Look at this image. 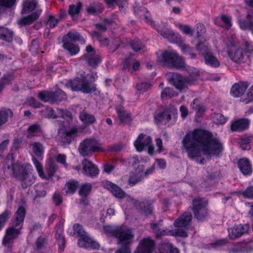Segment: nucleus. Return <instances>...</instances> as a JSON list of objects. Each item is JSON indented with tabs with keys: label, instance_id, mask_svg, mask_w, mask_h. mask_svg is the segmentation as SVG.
<instances>
[{
	"label": "nucleus",
	"instance_id": "obj_34",
	"mask_svg": "<svg viewBox=\"0 0 253 253\" xmlns=\"http://www.w3.org/2000/svg\"><path fill=\"white\" fill-rule=\"evenodd\" d=\"M63 48L68 51L71 55H74L77 54L80 51V48L78 45H75L74 43L66 41L65 39L63 40Z\"/></svg>",
	"mask_w": 253,
	"mask_h": 253
},
{
	"label": "nucleus",
	"instance_id": "obj_48",
	"mask_svg": "<svg viewBox=\"0 0 253 253\" xmlns=\"http://www.w3.org/2000/svg\"><path fill=\"white\" fill-rule=\"evenodd\" d=\"M58 111L61 117L65 120L67 122L70 123L72 121V115L70 112L67 110H63L62 109H59L58 110Z\"/></svg>",
	"mask_w": 253,
	"mask_h": 253
},
{
	"label": "nucleus",
	"instance_id": "obj_46",
	"mask_svg": "<svg viewBox=\"0 0 253 253\" xmlns=\"http://www.w3.org/2000/svg\"><path fill=\"white\" fill-rule=\"evenodd\" d=\"M151 228L157 237H160L166 234V231L165 230H162L159 227V224L151 223Z\"/></svg>",
	"mask_w": 253,
	"mask_h": 253
},
{
	"label": "nucleus",
	"instance_id": "obj_55",
	"mask_svg": "<svg viewBox=\"0 0 253 253\" xmlns=\"http://www.w3.org/2000/svg\"><path fill=\"white\" fill-rule=\"evenodd\" d=\"M247 97L243 99V102L245 104H248L252 101H253V86L250 88L247 94Z\"/></svg>",
	"mask_w": 253,
	"mask_h": 253
},
{
	"label": "nucleus",
	"instance_id": "obj_61",
	"mask_svg": "<svg viewBox=\"0 0 253 253\" xmlns=\"http://www.w3.org/2000/svg\"><path fill=\"white\" fill-rule=\"evenodd\" d=\"M120 45V42L119 40H114L109 46V51L110 52H115L119 48Z\"/></svg>",
	"mask_w": 253,
	"mask_h": 253
},
{
	"label": "nucleus",
	"instance_id": "obj_10",
	"mask_svg": "<svg viewBox=\"0 0 253 253\" xmlns=\"http://www.w3.org/2000/svg\"><path fill=\"white\" fill-rule=\"evenodd\" d=\"M177 110L173 108L165 109L163 112L156 114L154 116L155 120L157 124H166L172 119L175 117Z\"/></svg>",
	"mask_w": 253,
	"mask_h": 253
},
{
	"label": "nucleus",
	"instance_id": "obj_27",
	"mask_svg": "<svg viewBox=\"0 0 253 253\" xmlns=\"http://www.w3.org/2000/svg\"><path fill=\"white\" fill-rule=\"evenodd\" d=\"M228 52L231 59L235 62L242 61L244 58V51L241 48H238Z\"/></svg>",
	"mask_w": 253,
	"mask_h": 253
},
{
	"label": "nucleus",
	"instance_id": "obj_29",
	"mask_svg": "<svg viewBox=\"0 0 253 253\" xmlns=\"http://www.w3.org/2000/svg\"><path fill=\"white\" fill-rule=\"evenodd\" d=\"M32 147L33 153L39 159L42 158V155L44 151V147L42 144L39 142H34L29 144Z\"/></svg>",
	"mask_w": 253,
	"mask_h": 253
},
{
	"label": "nucleus",
	"instance_id": "obj_45",
	"mask_svg": "<svg viewBox=\"0 0 253 253\" xmlns=\"http://www.w3.org/2000/svg\"><path fill=\"white\" fill-rule=\"evenodd\" d=\"M91 189V185L90 183L84 184L79 190V195L82 197H87L89 194Z\"/></svg>",
	"mask_w": 253,
	"mask_h": 253
},
{
	"label": "nucleus",
	"instance_id": "obj_40",
	"mask_svg": "<svg viewBox=\"0 0 253 253\" xmlns=\"http://www.w3.org/2000/svg\"><path fill=\"white\" fill-rule=\"evenodd\" d=\"M12 116L13 112L10 109L0 110V126L7 121L8 117Z\"/></svg>",
	"mask_w": 253,
	"mask_h": 253
},
{
	"label": "nucleus",
	"instance_id": "obj_58",
	"mask_svg": "<svg viewBox=\"0 0 253 253\" xmlns=\"http://www.w3.org/2000/svg\"><path fill=\"white\" fill-rule=\"evenodd\" d=\"M133 9L135 13L140 17L143 16L145 13H148L146 8L143 6L134 7Z\"/></svg>",
	"mask_w": 253,
	"mask_h": 253
},
{
	"label": "nucleus",
	"instance_id": "obj_57",
	"mask_svg": "<svg viewBox=\"0 0 253 253\" xmlns=\"http://www.w3.org/2000/svg\"><path fill=\"white\" fill-rule=\"evenodd\" d=\"M73 229L74 231L77 232L78 234V236H80V237L85 235V233L83 230L82 226L79 223L75 224L73 226Z\"/></svg>",
	"mask_w": 253,
	"mask_h": 253
},
{
	"label": "nucleus",
	"instance_id": "obj_44",
	"mask_svg": "<svg viewBox=\"0 0 253 253\" xmlns=\"http://www.w3.org/2000/svg\"><path fill=\"white\" fill-rule=\"evenodd\" d=\"M11 214V213L10 211L6 210L0 214V231L1 230L2 228L4 226Z\"/></svg>",
	"mask_w": 253,
	"mask_h": 253
},
{
	"label": "nucleus",
	"instance_id": "obj_7",
	"mask_svg": "<svg viewBox=\"0 0 253 253\" xmlns=\"http://www.w3.org/2000/svg\"><path fill=\"white\" fill-rule=\"evenodd\" d=\"M97 141L93 139H85L80 144L78 150L83 157H86L95 152H101L102 149L97 146Z\"/></svg>",
	"mask_w": 253,
	"mask_h": 253
},
{
	"label": "nucleus",
	"instance_id": "obj_3",
	"mask_svg": "<svg viewBox=\"0 0 253 253\" xmlns=\"http://www.w3.org/2000/svg\"><path fill=\"white\" fill-rule=\"evenodd\" d=\"M158 60L160 64L163 66L177 69L185 67V62L183 58L174 52L165 51L159 57Z\"/></svg>",
	"mask_w": 253,
	"mask_h": 253
},
{
	"label": "nucleus",
	"instance_id": "obj_64",
	"mask_svg": "<svg viewBox=\"0 0 253 253\" xmlns=\"http://www.w3.org/2000/svg\"><path fill=\"white\" fill-rule=\"evenodd\" d=\"M129 246L126 244L121 245V248L118 250L115 253H130Z\"/></svg>",
	"mask_w": 253,
	"mask_h": 253
},
{
	"label": "nucleus",
	"instance_id": "obj_12",
	"mask_svg": "<svg viewBox=\"0 0 253 253\" xmlns=\"http://www.w3.org/2000/svg\"><path fill=\"white\" fill-rule=\"evenodd\" d=\"M155 242L150 238H144L140 242L134 253H152L155 249Z\"/></svg>",
	"mask_w": 253,
	"mask_h": 253
},
{
	"label": "nucleus",
	"instance_id": "obj_37",
	"mask_svg": "<svg viewBox=\"0 0 253 253\" xmlns=\"http://www.w3.org/2000/svg\"><path fill=\"white\" fill-rule=\"evenodd\" d=\"M129 44L131 48L135 52H140V53L143 52L146 50V47L143 43L138 39H135L131 40Z\"/></svg>",
	"mask_w": 253,
	"mask_h": 253
},
{
	"label": "nucleus",
	"instance_id": "obj_17",
	"mask_svg": "<svg viewBox=\"0 0 253 253\" xmlns=\"http://www.w3.org/2000/svg\"><path fill=\"white\" fill-rule=\"evenodd\" d=\"M80 247L86 249H97L99 248L98 243L93 241L90 238L84 235L78 240Z\"/></svg>",
	"mask_w": 253,
	"mask_h": 253
},
{
	"label": "nucleus",
	"instance_id": "obj_19",
	"mask_svg": "<svg viewBox=\"0 0 253 253\" xmlns=\"http://www.w3.org/2000/svg\"><path fill=\"white\" fill-rule=\"evenodd\" d=\"M248 87L245 82H239L234 84L230 90L231 94L235 97H239L243 95Z\"/></svg>",
	"mask_w": 253,
	"mask_h": 253
},
{
	"label": "nucleus",
	"instance_id": "obj_26",
	"mask_svg": "<svg viewBox=\"0 0 253 253\" xmlns=\"http://www.w3.org/2000/svg\"><path fill=\"white\" fill-rule=\"evenodd\" d=\"M205 63L214 68L218 67L220 64L217 58L210 51L204 56Z\"/></svg>",
	"mask_w": 253,
	"mask_h": 253
},
{
	"label": "nucleus",
	"instance_id": "obj_51",
	"mask_svg": "<svg viewBox=\"0 0 253 253\" xmlns=\"http://www.w3.org/2000/svg\"><path fill=\"white\" fill-rule=\"evenodd\" d=\"M151 86V84L148 83H140L136 85V88L137 90L142 92L146 91Z\"/></svg>",
	"mask_w": 253,
	"mask_h": 253
},
{
	"label": "nucleus",
	"instance_id": "obj_41",
	"mask_svg": "<svg viewBox=\"0 0 253 253\" xmlns=\"http://www.w3.org/2000/svg\"><path fill=\"white\" fill-rule=\"evenodd\" d=\"M196 48L203 57L206 54L211 51L209 48V44L206 41L199 42L196 44Z\"/></svg>",
	"mask_w": 253,
	"mask_h": 253
},
{
	"label": "nucleus",
	"instance_id": "obj_35",
	"mask_svg": "<svg viewBox=\"0 0 253 253\" xmlns=\"http://www.w3.org/2000/svg\"><path fill=\"white\" fill-rule=\"evenodd\" d=\"M82 57L85 58L88 64L93 68H95L101 62L100 57L97 54H92L89 56L87 54H84Z\"/></svg>",
	"mask_w": 253,
	"mask_h": 253
},
{
	"label": "nucleus",
	"instance_id": "obj_8",
	"mask_svg": "<svg viewBox=\"0 0 253 253\" xmlns=\"http://www.w3.org/2000/svg\"><path fill=\"white\" fill-rule=\"evenodd\" d=\"M117 231L115 238L118 239V243L130 246L134 236L132 231L126 226H118Z\"/></svg>",
	"mask_w": 253,
	"mask_h": 253
},
{
	"label": "nucleus",
	"instance_id": "obj_63",
	"mask_svg": "<svg viewBox=\"0 0 253 253\" xmlns=\"http://www.w3.org/2000/svg\"><path fill=\"white\" fill-rule=\"evenodd\" d=\"M242 195L245 198L253 199V186L248 187L242 193Z\"/></svg>",
	"mask_w": 253,
	"mask_h": 253
},
{
	"label": "nucleus",
	"instance_id": "obj_38",
	"mask_svg": "<svg viewBox=\"0 0 253 253\" xmlns=\"http://www.w3.org/2000/svg\"><path fill=\"white\" fill-rule=\"evenodd\" d=\"M28 134L27 138H31L32 137L40 135L41 133V128L40 125L34 124L30 126L27 129Z\"/></svg>",
	"mask_w": 253,
	"mask_h": 253
},
{
	"label": "nucleus",
	"instance_id": "obj_1",
	"mask_svg": "<svg viewBox=\"0 0 253 253\" xmlns=\"http://www.w3.org/2000/svg\"><path fill=\"white\" fill-rule=\"evenodd\" d=\"M182 145L188 157L196 160L198 163L204 164L202 158V148L204 153L209 156H218L223 150L222 143L208 131L201 129H195L184 137Z\"/></svg>",
	"mask_w": 253,
	"mask_h": 253
},
{
	"label": "nucleus",
	"instance_id": "obj_22",
	"mask_svg": "<svg viewBox=\"0 0 253 253\" xmlns=\"http://www.w3.org/2000/svg\"><path fill=\"white\" fill-rule=\"evenodd\" d=\"M248 21L245 20L239 21V24L240 28L244 30H250L253 34V11L251 14L246 15Z\"/></svg>",
	"mask_w": 253,
	"mask_h": 253
},
{
	"label": "nucleus",
	"instance_id": "obj_18",
	"mask_svg": "<svg viewBox=\"0 0 253 253\" xmlns=\"http://www.w3.org/2000/svg\"><path fill=\"white\" fill-rule=\"evenodd\" d=\"M192 219L191 212H185L174 221V225L176 227H186L190 225Z\"/></svg>",
	"mask_w": 253,
	"mask_h": 253
},
{
	"label": "nucleus",
	"instance_id": "obj_20",
	"mask_svg": "<svg viewBox=\"0 0 253 253\" xmlns=\"http://www.w3.org/2000/svg\"><path fill=\"white\" fill-rule=\"evenodd\" d=\"M116 110L120 121V124L125 123L130 125L132 120L131 114L125 111L124 107L121 106H117Z\"/></svg>",
	"mask_w": 253,
	"mask_h": 253
},
{
	"label": "nucleus",
	"instance_id": "obj_9",
	"mask_svg": "<svg viewBox=\"0 0 253 253\" xmlns=\"http://www.w3.org/2000/svg\"><path fill=\"white\" fill-rule=\"evenodd\" d=\"M78 130L76 127H72L62 132H59L57 136L58 144L65 147L70 144L75 137L77 136Z\"/></svg>",
	"mask_w": 253,
	"mask_h": 253
},
{
	"label": "nucleus",
	"instance_id": "obj_5",
	"mask_svg": "<svg viewBox=\"0 0 253 253\" xmlns=\"http://www.w3.org/2000/svg\"><path fill=\"white\" fill-rule=\"evenodd\" d=\"M166 76L168 82L180 91L187 88L188 85L193 83V80L177 73L169 72L166 74Z\"/></svg>",
	"mask_w": 253,
	"mask_h": 253
},
{
	"label": "nucleus",
	"instance_id": "obj_13",
	"mask_svg": "<svg viewBox=\"0 0 253 253\" xmlns=\"http://www.w3.org/2000/svg\"><path fill=\"white\" fill-rule=\"evenodd\" d=\"M152 142V138L150 136L141 133L137 139L134 142V145L138 152H141L144 147L150 145Z\"/></svg>",
	"mask_w": 253,
	"mask_h": 253
},
{
	"label": "nucleus",
	"instance_id": "obj_47",
	"mask_svg": "<svg viewBox=\"0 0 253 253\" xmlns=\"http://www.w3.org/2000/svg\"><path fill=\"white\" fill-rule=\"evenodd\" d=\"M143 179L141 175L139 174H134L130 175L128 179L129 184L134 185L137 183L141 181Z\"/></svg>",
	"mask_w": 253,
	"mask_h": 253
},
{
	"label": "nucleus",
	"instance_id": "obj_4",
	"mask_svg": "<svg viewBox=\"0 0 253 253\" xmlns=\"http://www.w3.org/2000/svg\"><path fill=\"white\" fill-rule=\"evenodd\" d=\"M208 202L203 198H196L193 200L190 208L193 211L194 217L198 220L203 221L209 215Z\"/></svg>",
	"mask_w": 253,
	"mask_h": 253
},
{
	"label": "nucleus",
	"instance_id": "obj_31",
	"mask_svg": "<svg viewBox=\"0 0 253 253\" xmlns=\"http://www.w3.org/2000/svg\"><path fill=\"white\" fill-rule=\"evenodd\" d=\"M50 96V103L51 104L62 101L66 99L65 93L61 89H58L54 92L51 91Z\"/></svg>",
	"mask_w": 253,
	"mask_h": 253
},
{
	"label": "nucleus",
	"instance_id": "obj_43",
	"mask_svg": "<svg viewBox=\"0 0 253 253\" xmlns=\"http://www.w3.org/2000/svg\"><path fill=\"white\" fill-rule=\"evenodd\" d=\"M82 3L81 2H78L76 5L74 4L70 5L68 10L69 14L72 16L78 14L82 7Z\"/></svg>",
	"mask_w": 253,
	"mask_h": 253
},
{
	"label": "nucleus",
	"instance_id": "obj_53",
	"mask_svg": "<svg viewBox=\"0 0 253 253\" xmlns=\"http://www.w3.org/2000/svg\"><path fill=\"white\" fill-rule=\"evenodd\" d=\"M221 20L223 22V23L225 24L224 26V27L227 29H229L231 26V18L230 17H228L225 15L222 14L221 16Z\"/></svg>",
	"mask_w": 253,
	"mask_h": 253
},
{
	"label": "nucleus",
	"instance_id": "obj_2",
	"mask_svg": "<svg viewBox=\"0 0 253 253\" xmlns=\"http://www.w3.org/2000/svg\"><path fill=\"white\" fill-rule=\"evenodd\" d=\"M96 73H91L86 75H81L73 80L68 81L67 86L70 87L73 91H80L84 93H90L96 90L94 84L97 78Z\"/></svg>",
	"mask_w": 253,
	"mask_h": 253
},
{
	"label": "nucleus",
	"instance_id": "obj_21",
	"mask_svg": "<svg viewBox=\"0 0 253 253\" xmlns=\"http://www.w3.org/2000/svg\"><path fill=\"white\" fill-rule=\"evenodd\" d=\"M239 169L244 175H250L252 172V165L247 159L243 158L240 159L237 162Z\"/></svg>",
	"mask_w": 253,
	"mask_h": 253
},
{
	"label": "nucleus",
	"instance_id": "obj_59",
	"mask_svg": "<svg viewBox=\"0 0 253 253\" xmlns=\"http://www.w3.org/2000/svg\"><path fill=\"white\" fill-rule=\"evenodd\" d=\"M214 119L216 120V123L217 124H223L226 121L227 119L221 114L217 113L215 114Z\"/></svg>",
	"mask_w": 253,
	"mask_h": 253
},
{
	"label": "nucleus",
	"instance_id": "obj_50",
	"mask_svg": "<svg viewBox=\"0 0 253 253\" xmlns=\"http://www.w3.org/2000/svg\"><path fill=\"white\" fill-rule=\"evenodd\" d=\"M39 99L43 102H49L50 103V92L49 91H42L38 94Z\"/></svg>",
	"mask_w": 253,
	"mask_h": 253
},
{
	"label": "nucleus",
	"instance_id": "obj_56",
	"mask_svg": "<svg viewBox=\"0 0 253 253\" xmlns=\"http://www.w3.org/2000/svg\"><path fill=\"white\" fill-rule=\"evenodd\" d=\"M39 48V43L38 41L33 40L30 46V51L33 53H36Z\"/></svg>",
	"mask_w": 253,
	"mask_h": 253
},
{
	"label": "nucleus",
	"instance_id": "obj_23",
	"mask_svg": "<svg viewBox=\"0 0 253 253\" xmlns=\"http://www.w3.org/2000/svg\"><path fill=\"white\" fill-rule=\"evenodd\" d=\"M249 121L247 119H241L237 120L231 125L232 131H242L248 128Z\"/></svg>",
	"mask_w": 253,
	"mask_h": 253
},
{
	"label": "nucleus",
	"instance_id": "obj_6",
	"mask_svg": "<svg viewBox=\"0 0 253 253\" xmlns=\"http://www.w3.org/2000/svg\"><path fill=\"white\" fill-rule=\"evenodd\" d=\"M11 169L13 172L21 181V186L23 188H26L31 185L33 183L32 177L33 175L30 173L24 167L23 165L20 164L11 163Z\"/></svg>",
	"mask_w": 253,
	"mask_h": 253
},
{
	"label": "nucleus",
	"instance_id": "obj_28",
	"mask_svg": "<svg viewBox=\"0 0 253 253\" xmlns=\"http://www.w3.org/2000/svg\"><path fill=\"white\" fill-rule=\"evenodd\" d=\"M13 37V32L4 27H0V39L10 42Z\"/></svg>",
	"mask_w": 253,
	"mask_h": 253
},
{
	"label": "nucleus",
	"instance_id": "obj_25",
	"mask_svg": "<svg viewBox=\"0 0 253 253\" xmlns=\"http://www.w3.org/2000/svg\"><path fill=\"white\" fill-rule=\"evenodd\" d=\"M25 213V208L23 207H19L15 213L14 221L12 224H14L15 226H22Z\"/></svg>",
	"mask_w": 253,
	"mask_h": 253
},
{
	"label": "nucleus",
	"instance_id": "obj_16",
	"mask_svg": "<svg viewBox=\"0 0 253 253\" xmlns=\"http://www.w3.org/2000/svg\"><path fill=\"white\" fill-rule=\"evenodd\" d=\"M103 186L105 188L110 190L114 196L117 198L123 199L126 196V194L118 186L110 181L104 183Z\"/></svg>",
	"mask_w": 253,
	"mask_h": 253
},
{
	"label": "nucleus",
	"instance_id": "obj_54",
	"mask_svg": "<svg viewBox=\"0 0 253 253\" xmlns=\"http://www.w3.org/2000/svg\"><path fill=\"white\" fill-rule=\"evenodd\" d=\"M48 174L49 176H52L58 169L57 165L54 162H50L48 164Z\"/></svg>",
	"mask_w": 253,
	"mask_h": 253
},
{
	"label": "nucleus",
	"instance_id": "obj_30",
	"mask_svg": "<svg viewBox=\"0 0 253 253\" xmlns=\"http://www.w3.org/2000/svg\"><path fill=\"white\" fill-rule=\"evenodd\" d=\"M104 7L102 4L99 2H93L86 8L87 12L91 15H97L101 13Z\"/></svg>",
	"mask_w": 253,
	"mask_h": 253
},
{
	"label": "nucleus",
	"instance_id": "obj_52",
	"mask_svg": "<svg viewBox=\"0 0 253 253\" xmlns=\"http://www.w3.org/2000/svg\"><path fill=\"white\" fill-rule=\"evenodd\" d=\"M77 183L74 181H70L66 183V193H73L76 189Z\"/></svg>",
	"mask_w": 253,
	"mask_h": 253
},
{
	"label": "nucleus",
	"instance_id": "obj_62",
	"mask_svg": "<svg viewBox=\"0 0 253 253\" xmlns=\"http://www.w3.org/2000/svg\"><path fill=\"white\" fill-rule=\"evenodd\" d=\"M195 30H196L197 34V36L199 38L206 32L205 26L202 23L197 24Z\"/></svg>",
	"mask_w": 253,
	"mask_h": 253
},
{
	"label": "nucleus",
	"instance_id": "obj_11",
	"mask_svg": "<svg viewBox=\"0 0 253 253\" xmlns=\"http://www.w3.org/2000/svg\"><path fill=\"white\" fill-rule=\"evenodd\" d=\"M12 224L11 227L7 228L6 230L5 235L3 239L2 244L4 245L13 242V240L18 237L21 233V226L17 228Z\"/></svg>",
	"mask_w": 253,
	"mask_h": 253
},
{
	"label": "nucleus",
	"instance_id": "obj_15",
	"mask_svg": "<svg viewBox=\"0 0 253 253\" xmlns=\"http://www.w3.org/2000/svg\"><path fill=\"white\" fill-rule=\"evenodd\" d=\"M249 229V226L248 224H239L228 229L229 235L231 239H235L241 236L244 233L247 232Z\"/></svg>",
	"mask_w": 253,
	"mask_h": 253
},
{
	"label": "nucleus",
	"instance_id": "obj_14",
	"mask_svg": "<svg viewBox=\"0 0 253 253\" xmlns=\"http://www.w3.org/2000/svg\"><path fill=\"white\" fill-rule=\"evenodd\" d=\"M82 165L84 173L86 175L92 177L95 176L98 174L99 170L97 167L86 159H84L82 161Z\"/></svg>",
	"mask_w": 253,
	"mask_h": 253
},
{
	"label": "nucleus",
	"instance_id": "obj_33",
	"mask_svg": "<svg viewBox=\"0 0 253 253\" xmlns=\"http://www.w3.org/2000/svg\"><path fill=\"white\" fill-rule=\"evenodd\" d=\"M37 4L38 2L36 0H24L22 3V13H26L33 11Z\"/></svg>",
	"mask_w": 253,
	"mask_h": 253
},
{
	"label": "nucleus",
	"instance_id": "obj_32",
	"mask_svg": "<svg viewBox=\"0 0 253 253\" xmlns=\"http://www.w3.org/2000/svg\"><path fill=\"white\" fill-rule=\"evenodd\" d=\"M157 31L160 33V34L165 38L168 39L170 42H173L174 38H177L176 34H174L173 32L170 29H163V27L159 26L156 28Z\"/></svg>",
	"mask_w": 253,
	"mask_h": 253
},
{
	"label": "nucleus",
	"instance_id": "obj_60",
	"mask_svg": "<svg viewBox=\"0 0 253 253\" xmlns=\"http://www.w3.org/2000/svg\"><path fill=\"white\" fill-rule=\"evenodd\" d=\"M44 116L46 118L56 119L57 116L54 113V110L50 107H47L45 109Z\"/></svg>",
	"mask_w": 253,
	"mask_h": 253
},
{
	"label": "nucleus",
	"instance_id": "obj_42",
	"mask_svg": "<svg viewBox=\"0 0 253 253\" xmlns=\"http://www.w3.org/2000/svg\"><path fill=\"white\" fill-rule=\"evenodd\" d=\"M118 226H113L109 225H104L103 227V233L110 237H116Z\"/></svg>",
	"mask_w": 253,
	"mask_h": 253
},
{
	"label": "nucleus",
	"instance_id": "obj_49",
	"mask_svg": "<svg viewBox=\"0 0 253 253\" xmlns=\"http://www.w3.org/2000/svg\"><path fill=\"white\" fill-rule=\"evenodd\" d=\"M174 95L173 89L169 87L165 88L161 92V97L164 98L166 97H172Z\"/></svg>",
	"mask_w": 253,
	"mask_h": 253
},
{
	"label": "nucleus",
	"instance_id": "obj_36",
	"mask_svg": "<svg viewBox=\"0 0 253 253\" xmlns=\"http://www.w3.org/2000/svg\"><path fill=\"white\" fill-rule=\"evenodd\" d=\"M79 118L80 120L84 122L86 126L90 125L94 123L96 119L92 115L87 113L84 110L80 113Z\"/></svg>",
	"mask_w": 253,
	"mask_h": 253
},
{
	"label": "nucleus",
	"instance_id": "obj_24",
	"mask_svg": "<svg viewBox=\"0 0 253 253\" xmlns=\"http://www.w3.org/2000/svg\"><path fill=\"white\" fill-rule=\"evenodd\" d=\"M40 14V12H33L27 16L19 19L18 24L20 26L29 25L38 19Z\"/></svg>",
	"mask_w": 253,
	"mask_h": 253
},
{
	"label": "nucleus",
	"instance_id": "obj_39",
	"mask_svg": "<svg viewBox=\"0 0 253 253\" xmlns=\"http://www.w3.org/2000/svg\"><path fill=\"white\" fill-rule=\"evenodd\" d=\"M68 38L70 41L73 42L80 41L81 43H84L85 41L83 37L77 32H68L66 36L63 39H66Z\"/></svg>",
	"mask_w": 253,
	"mask_h": 253
}]
</instances>
